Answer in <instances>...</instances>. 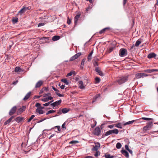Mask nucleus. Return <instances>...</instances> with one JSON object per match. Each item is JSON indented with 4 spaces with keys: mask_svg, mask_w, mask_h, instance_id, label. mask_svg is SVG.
<instances>
[{
    "mask_svg": "<svg viewBox=\"0 0 158 158\" xmlns=\"http://www.w3.org/2000/svg\"><path fill=\"white\" fill-rule=\"evenodd\" d=\"M129 76V75H126L120 77L117 79L116 82L119 85H121L128 80Z\"/></svg>",
    "mask_w": 158,
    "mask_h": 158,
    "instance_id": "f257e3e1",
    "label": "nucleus"
},
{
    "mask_svg": "<svg viewBox=\"0 0 158 158\" xmlns=\"http://www.w3.org/2000/svg\"><path fill=\"white\" fill-rule=\"evenodd\" d=\"M127 51L126 49L125 48H121L119 50V55L120 56L123 57L127 55Z\"/></svg>",
    "mask_w": 158,
    "mask_h": 158,
    "instance_id": "f03ea898",
    "label": "nucleus"
},
{
    "mask_svg": "<svg viewBox=\"0 0 158 158\" xmlns=\"http://www.w3.org/2000/svg\"><path fill=\"white\" fill-rule=\"evenodd\" d=\"M148 76V74L144 73H138L135 74V78L136 79H139L141 77H144Z\"/></svg>",
    "mask_w": 158,
    "mask_h": 158,
    "instance_id": "7ed1b4c3",
    "label": "nucleus"
},
{
    "mask_svg": "<svg viewBox=\"0 0 158 158\" xmlns=\"http://www.w3.org/2000/svg\"><path fill=\"white\" fill-rule=\"evenodd\" d=\"M152 125L153 123L152 122L148 123L146 126L143 127V131H146L152 128Z\"/></svg>",
    "mask_w": 158,
    "mask_h": 158,
    "instance_id": "20e7f679",
    "label": "nucleus"
},
{
    "mask_svg": "<svg viewBox=\"0 0 158 158\" xmlns=\"http://www.w3.org/2000/svg\"><path fill=\"white\" fill-rule=\"evenodd\" d=\"M101 132V131L99 127H97L94 131L93 133L94 135L98 136L100 135Z\"/></svg>",
    "mask_w": 158,
    "mask_h": 158,
    "instance_id": "39448f33",
    "label": "nucleus"
},
{
    "mask_svg": "<svg viewBox=\"0 0 158 158\" xmlns=\"http://www.w3.org/2000/svg\"><path fill=\"white\" fill-rule=\"evenodd\" d=\"M52 89L55 91L56 94L58 96L60 97H63L64 96V95L60 94L59 93V90L55 88L54 86H52Z\"/></svg>",
    "mask_w": 158,
    "mask_h": 158,
    "instance_id": "423d86ee",
    "label": "nucleus"
},
{
    "mask_svg": "<svg viewBox=\"0 0 158 158\" xmlns=\"http://www.w3.org/2000/svg\"><path fill=\"white\" fill-rule=\"evenodd\" d=\"M61 102V100L60 99L59 100L56 101L55 102L51 104L50 105L53 106V108H54V107H55L56 106L60 104Z\"/></svg>",
    "mask_w": 158,
    "mask_h": 158,
    "instance_id": "0eeeda50",
    "label": "nucleus"
},
{
    "mask_svg": "<svg viewBox=\"0 0 158 158\" xmlns=\"http://www.w3.org/2000/svg\"><path fill=\"white\" fill-rule=\"evenodd\" d=\"M17 107L15 106L13 107L10 110L9 112V114L10 115H12L14 114L16 110Z\"/></svg>",
    "mask_w": 158,
    "mask_h": 158,
    "instance_id": "6e6552de",
    "label": "nucleus"
},
{
    "mask_svg": "<svg viewBox=\"0 0 158 158\" xmlns=\"http://www.w3.org/2000/svg\"><path fill=\"white\" fill-rule=\"evenodd\" d=\"M100 143L97 142L95 143V145L92 148V150L95 151H98V149L100 148Z\"/></svg>",
    "mask_w": 158,
    "mask_h": 158,
    "instance_id": "1a4fd4ad",
    "label": "nucleus"
},
{
    "mask_svg": "<svg viewBox=\"0 0 158 158\" xmlns=\"http://www.w3.org/2000/svg\"><path fill=\"white\" fill-rule=\"evenodd\" d=\"M44 109V107L42 106H40L38 107L36 109V112L40 114H42L44 113V111L42 109Z\"/></svg>",
    "mask_w": 158,
    "mask_h": 158,
    "instance_id": "9d476101",
    "label": "nucleus"
},
{
    "mask_svg": "<svg viewBox=\"0 0 158 158\" xmlns=\"http://www.w3.org/2000/svg\"><path fill=\"white\" fill-rule=\"evenodd\" d=\"M145 72L148 73H151L154 72H158V69H148L144 70Z\"/></svg>",
    "mask_w": 158,
    "mask_h": 158,
    "instance_id": "9b49d317",
    "label": "nucleus"
},
{
    "mask_svg": "<svg viewBox=\"0 0 158 158\" xmlns=\"http://www.w3.org/2000/svg\"><path fill=\"white\" fill-rule=\"evenodd\" d=\"M121 153L127 158H129V155L128 153L125 150H122L121 151Z\"/></svg>",
    "mask_w": 158,
    "mask_h": 158,
    "instance_id": "f8f14e48",
    "label": "nucleus"
},
{
    "mask_svg": "<svg viewBox=\"0 0 158 158\" xmlns=\"http://www.w3.org/2000/svg\"><path fill=\"white\" fill-rule=\"evenodd\" d=\"M24 120V118L22 117H19L15 119V120L18 123Z\"/></svg>",
    "mask_w": 158,
    "mask_h": 158,
    "instance_id": "ddd939ff",
    "label": "nucleus"
},
{
    "mask_svg": "<svg viewBox=\"0 0 158 158\" xmlns=\"http://www.w3.org/2000/svg\"><path fill=\"white\" fill-rule=\"evenodd\" d=\"M156 56V54L154 53H149L148 55V58L149 59H151L153 58H155Z\"/></svg>",
    "mask_w": 158,
    "mask_h": 158,
    "instance_id": "4468645a",
    "label": "nucleus"
},
{
    "mask_svg": "<svg viewBox=\"0 0 158 158\" xmlns=\"http://www.w3.org/2000/svg\"><path fill=\"white\" fill-rule=\"evenodd\" d=\"M81 16L80 14L78 15H76L74 17V23L76 25L77 23L78 20Z\"/></svg>",
    "mask_w": 158,
    "mask_h": 158,
    "instance_id": "2eb2a0df",
    "label": "nucleus"
},
{
    "mask_svg": "<svg viewBox=\"0 0 158 158\" xmlns=\"http://www.w3.org/2000/svg\"><path fill=\"white\" fill-rule=\"evenodd\" d=\"M78 86L81 89H83L85 88L83 82L82 81H80L78 82Z\"/></svg>",
    "mask_w": 158,
    "mask_h": 158,
    "instance_id": "dca6fc26",
    "label": "nucleus"
},
{
    "mask_svg": "<svg viewBox=\"0 0 158 158\" xmlns=\"http://www.w3.org/2000/svg\"><path fill=\"white\" fill-rule=\"evenodd\" d=\"M43 82L41 81L40 80L36 84L35 86V88H39L43 84Z\"/></svg>",
    "mask_w": 158,
    "mask_h": 158,
    "instance_id": "f3484780",
    "label": "nucleus"
},
{
    "mask_svg": "<svg viewBox=\"0 0 158 158\" xmlns=\"http://www.w3.org/2000/svg\"><path fill=\"white\" fill-rule=\"evenodd\" d=\"M93 53V50H92L89 54L87 57V60L88 61H91L92 57V56Z\"/></svg>",
    "mask_w": 158,
    "mask_h": 158,
    "instance_id": "a211bd4d",
    "label": "nucleus"
},
{
    "mask_svg": "<svg viewBox=\"0 0 158 158\" xmlns=\"http://www.w3.org/2000/svg\"><path fill=\"white\" fill-rule=\"evenodd\" d=\"M95 70L96 72L98 73L100 75L102 76H103L102 72L100 70L99 67H97L95 69Z\"/></svg>",
    "mask_w": 158,
    "mask_h": 158,
    "instance_id": "6ab92c4d",
    "label": "nucleus"
},
{
    "mask_svg": "<svg viewBox=\"0 0 158 158\" xmlns=\"http://www.w3.org/2000/svg\"><path fill=\"white\" fill-rule=\"evenodd\" d=\"M31 92H29L27 93L23 98V100L26 101L31 96Z\"/></svg>",
    "mask_w": 158,
    "mask_h": 158,
    "instance_id": "aec40b11",
    "label": "nucleus"
},
{
    "mask_svg": "<svg viewBox=\"0 0 158 158\" xmlns=\"http://www.w3.org/2000/svg\"><path fill=\"white\" fill-rule=\"evenodd\" d=\"M14 118L13 116H11L10 117L8 120H6L4 123V125H6L10 123V122Z\"/></svg>",
    "mask_w": 158,
    "mask_h": 158,
    "instance_id": "412c9836",
    "label": "nucleus"
},
{
    "mask_svg": "<svg viewBox=\"0 0 158 158\" xmlns=\"http://www.w3.org/2000/svg\"><path fill=\"white\" fill-rule=\"evenodd\" d=\"M99 59L97 58L96 59H94L93 62V64L94 66H98V61Z\"/></svg>",
    "mask_w": 158,
    "mask_h": 158,
    "instance_id": "4be33fe9",
    "label": "nucleus"
},
{
    "mask_svg": "<svg viewBox=\"0 0 158 158\" xmlns=\"http://www.w3.org/2000/svg\"><path fill=\"white\" fill-rule=\"evenodd\" d=\"M25 9V7L23 6V8L21 9L20 11H19V14H20V15H22L26 11V9Z\"/></svg>",
    "mask_w": 158,
    "mask_h": 158,
    "instance_id": "5701e85b",
    "label": "nucleus"
},
{
    "mask_svg": "<svg viewBox=\"0 0 158 158\" xmlns=\"http://www.w3.org/2000/svg\"><path fill=\"white\" fill-rule=\"evenodd\" d=\"M111 132V134H117L118 133V129H115L113 130H110Z\"/></svg>",
    "mask_w": 158,
    "mask_h": 158,
    "instance_id": "b1692460",
    "label": "nucleus"
},
{
    "mask_svg": "<svg viewBox=\"0 0 158 158\" xmlns=\"http://www.w3.org/2000/svg\"><path fill=\"white\" fill-rule=\"evenodd\" d=\"M61 81L63 82L67 85H69V82L68 81L66 78L62 79L61 80Z\"/></svg>",
    "mask_w": 158,
    "mask_h": 158,
    "instance_id": "393cba45",
    "label": "nucleus"
},
{
    "mask_svg": "<svg viewBox=\"0 0 158 158\" xmlns=\"http://www.w3.org/2000/svg\"><path fill=\"white\" fill-rule=\"evenodd\" d=\"M60 38V36L58 35H55L53 36L52 38V40L53 41H56L59 40Z\"/></svg>",
    "mask_w": 158,
    "mask_h": 158,
    "instance_id": "a878e982",
    "label": "nucleus"
},
{
    "mask_svg": "<svg viewBox=\"0 0 158 158\" xmlns=\"http://www.w3.org/2000/svg\"><path fill=\"white\" fill-rule=\"evenodd\" d=\"M61 110L62 113L65 114L68 112L69 111V109L67 108H64L63 109Z\"/></svg>",
    "mask_w": 158,
    "mask_h": 158,
    "instance_id": "bb28decb",
    "label": "nucleus"
},
{
    "mask_svg": "<svg viewBox=\"0 0 158 158\" xmlns=\"http://www.w3.org/2000/svg\"><path fill=\"white\" fill-rule=\"evenodd\" d=\"M22 70L19 67H15V72H19Z\"/></svg>",
    "mask_w": 158,
    "mask_h": 158,
    "instance_id": "cd10ccee",
    "label": "nucleus"
},
{
    "mask_svg": "<svg viewBox=\"0 0 158 158\" xmlns=\"http://www.w3.org/2000/svg\"><path fill=\"white\" fill-rule=\"evenodd\" d=\"M106 158H114V157L113 156H111L110 154H106L105 155Z\"/></svg>",
    "mask_w": 158,
    "mask_h": 158,
    "instance_id": "c85d7f7f",
    "label": "nucleus"
},
{
    "mask_svg": "<svg viewBox=\"0 0 158 158\" xmlns=\"http://www.w3.org/2000/svg\"><path fill=\"white\" fill-rule=\"evenodd\" d=\"M136 120H133L131 121H130L129 122H127L126 123H125L124 124V125H127L128 124H132L135 121H136Z\"/></svg>",
    "mask_w": 158,
    "mask_h": 158,
    "instance_id": "c756f323",
    "label": "nucleus"
},
{
    "mask_svg": "<svg viewBox=\"0 0 158 158\" xmlns=\"http://www.w3.org/2000/svg\"><path fill=\"white\" fill-rule=\"evenodd\" d=\"M26 108V107L25 106H23L22 107L20 108L19 110L20 112H23L25 110Z\"/></svg>",
    "mask_w": 158,
    "mask_h": 158,
    "instance_id": "7c9ffc66",
    "label": "nucleus"
},
{
    "mask_svg": "<svg viewBox=\"0 0 158 158\" xmlns=\"http://www.w3.org/2000/svg\"><path fill=\"white\" fill-rule=\"evenodd\" d=\"M53 129H57V130L59 131H61V128H60V126H57L55 127H54L53 128Z\"/></svg>",
    "mask_w": 158,
    "mask_h": 158,
    "instance_id": "2f4dec72",
    "label": "nucleus"
},
{
    "mask_svg": "<svg viewBox=\"0 0 158 158\" xmlns=\"http://www.w3.org/2000/svg\"><path fill=\"white\" fill-rule=\"evenodd\" d=\"M114 48L113 47H109L107 49V52L108 53H110L113 50Z\"/></svg>",
    "mask_w": 158,
    "mask_h": 158,
    "instance_id": "473e14b6",
    "label": "nucleus"
},
{
    "mask_svg": "<svg viewBox=\"0 0 158 158\" xmlns=\"http://www.w3.org/2000/svg\"><path fill=\"white\" fill-rule=\"evenodd\" d=\"M81 54V52H79L76 54L75 55H74V56L75 58L76 59H77L78 57H79V56H80Z\"/></svg>",
    "mask_w": 158,
    "mask_h": 158,
    "instance_id": "72a5a7b5",
    "label": "nucleus"
},
{
    "mask_svg": "<svg viewBox=\"0 0 158 158\" xmlns=\"http://www.w3.org/2000/svg\"><path fill=\"white\" fill-rule=\"evenodd\" d=\"M75 73V72L74 71H71L70 73H68L67 74V75H66V77H68L69 76H71L73 74H74Z\"/></svg>",
    "mask_w": 158,
    "mask_h": 158,
    "instance_id": "f704fd0d",
    "label": "nucleus"
},
{
    "mask_svg": "<svg viewBox=\"0 0 158 158\" xmlns=\"http://www.w3.org/2000/svg\"><path fill=\"white\" fill-rule=\"evenodd\" d=\"M122 145L120 143H117L116 145V147L118 149H119L121 148Z\"/></svg>",
    "mask_w": 158,
    "mask_h": 158,
    "instance_id": "c9c22d12",
    "label": "nucleus"
},
{
    "mask_svg": "<svg viewBox=\"0 0 158 158\" xmlns=\"http://www.w3.org/2000/svg\"><path fill=\"white\" fill-rule=\"evenodd\" d=\"M115 127H117V128H122V125H121V123H118L117 124H115Z\"/></svg>",
    "mask_w": 158,
    "mask_h": 158,
    "instance_id": "e433bc0d",
    "label": "nucleus"
},
{
    "mask_svg": "<svg viewBox=\"0 0 158 158\" xmlns=\"http://www.w3.org/2000/svg\"><path fill=\"white\" fill-rule=\"evenodd\" d=\"M46 98H47V99H48V101L49 100H52V101H51V102H52L53 101V98L51 96H49L46 97Z\"/></svg>",
    "mask_w": 158,
    "mask_h": 158,
    "instance_id": "4c0bfd02",
    "label": "nucleus"
},
{
    "mask_svg": "<svg viewBox=\"0 0 158 158\" xmlns=\"http://www.w3.org/2000/svg\"><path fill=\"white\" fill-rule=\"evenodd\" d=\"M141 43V41L139 40H137L135 43V46L138 47Z\"/></svg>",
    "mask_w": 158,
    "mask_h": 158,
    "instance_id": "58836bf2",
    "label": "nucleus"
},
{
    "mask_svg": "<svg viewBox=\"0 0 158 158\" xmlns=\"http://www.w3.org/2000/svg\"><path fill=\"white\" fill-rule=\"evenodd\" d=\"M143 119L146 120H152V119L151 118H145V117H142L139 119Z\"/></svg>",
    "mask_w": 158,
    "mask_h": 158,
    "instance_id": "ea45409f",
    "label": "nucleus"
},
{
    "mask_svg": "<svg viewBox=\"0 0 158 158\" xmlns=\"http://www.w3.org/2000/svg\"><path fill=\"white\" fill-rule=\"evenodd\" d=\"M51 94L50 93H48L46 94H43V97H46L51 96Z\"/></svg>",
    "mask_w": 158,
    "mask_h": 158,
    "instance_id": "a19ab883",
    "label": "nucleus"
},
{
    "mask_svg": "<svg viewBox=\"0 0 158 158\" xmlns=\"http://www.w3.org/2000/svg\"><path fill=\"white\" fill-rule=\"evenodd\" d=\"M55 112H56V110H49L47 112L46 114L48 115L50 114Z\"/></svg>",
    "mask_w": 158,
    "mask_h": 158,
    "instance_id": "79ce46f5",
    "label": "nucleus"
},
{
    "mask_svg": "<svg viewBox=\"0 0 158 158\" xmlns=\"http://www.w3.org/2000/svg\"><path fill=\"white\" fill-rule=\"evenodd\" d=\"M111 132L110 130H109L107 132H106L105 134V135L106 136H108L110 135L111 134Z\"/></svg>",
    "mask_w": 158,
    "mask_h": 158,
    "instance_id": "37998d69",
    "label": "nucleus"
},
{
    "mask_svg": "<svg viewBox=\"0 0 158 158\" xmlns=\"http://www.w3.org/2000/svg\"><path fill=\"white\" fill-rule=\"evenodd\" d=\"M78 143V141L76 140H72L69 142L70 144H75Z\"/></svg>",
    "mask_w": 158,
    "mask_h": 158,
    "instance_id": "c03bdc74",
    "label": "nucleus"
},
{
    "mask_svg": "<svg viewBox=\"0 0 158 158\" xmlns=\"http://www.w3.org/2000/svg\"><path fill=\"white\" fill-rule=\"evenodd\" d=\"M95 82L96 83H98L99 82H100V79L98 77H96L95 78Z\"/></svg>",
    "mask_w": 158,
    "mask_h": 158,
    "instance_id": "a18cd8bd",
    "label": "nucleus"
},
{
    "mask_svg": "<svg viewBox=\"0 0 158 158\" xmlns=\"http://www.w3.org/2000/svg\"><path fill=\"white\" fill-rule=\"evenodd\" d=\"M35 117V115H31V117L29 118L28 120V122H30L31 120Z\"/></svg>",
    "mask_w": 158,
    "mask_h": 158,
    "instance_id": "49530a36",
    "label": "nucleus"
},
{
    "mask_svg": "<svg viewBox=\"0 0 158 158\" xmlns=\"http://www.w3.org/2000/svg\"><path fill=\"white\" fill-rule=\"evenodd\" d=\"M110 30V28L109 27H107L103 29H102L103 31H104V32H105V31H109Z\"/></svg>",
    "mask_w": 158,
    "mask_h": 158,
    "instance_id": "de8ad7c7",
    "label": "nucleus"
},
{
    "mask_svg": "<svg viewBox=\"0 0 158 158\" xmlns=\"http://www.w3.org/2000/svg\"><path fill=\"white\" fill-rule=\"evenodd\" d=\"M41 100L44 102H47L48 101V99L46 97H44V98H43L41 99Z\"/></svg>",
    "mask_w": 158,
    "mask_h": 158,
    "instance_id": "09e8293b",
    "label": "nucleus"
},
{
    "mask_svg": "<svg viewBox=\"0 0 158 158\" xmlns=\"http://www.w3.org/2000/svg\"><path fill=\"white\" fill-rule=\"evenodd\" d=\"M51 102H48L46 103L43 104V106H48L50 104Z\"/></svg>",
    "mask_w": 158,
    "mask_h": 158,
    "instance_id": "8fccbe9b",
    "label": "nucleus"
},
{
    "mask_svg": "<svg viewBox=\"0 0 158 158\" xmlns=\"http://www.w3.org/2000/svg\"><path fill=\"white\" fill-rule=\"evenodd\" d=\"M12 21L15 23H16L18 22V18H14L12 19Z\"/></svg>",
    "mask_w": 158,
    "mask_h": 158,
    "instance_id": "3c124183",
    "label": "nucleus"
},
{
    "mask_svg": "<svg viewBox=\"0 0 158 158\" xmlns=\"http://www.w3.org/2000/svg\"><path fill=\"white\" fill-rule=\"evenodd\" d=\"M96 152L94 154V156L96 157H97L99 155V152L98 151H96Z\"/></svg>",
    "mask_w": 158,
    "mask_h": 158,
    "instance_id": "603ef678",
    "label": "nucleus"
},
{
    "mask_svg": "<svg viewBox=\"0 0 158 158\" xmlns=\"http://www.w3.org/2000/svg\"><path fill=\"white\" fill-rule=\"evenodd\" d=\"M97 124V122L96 121H95L94 123L93 124H91V126L92 128H94Z\"/></svg>",
    "mask_w": 158,
    "mask_h": 158,
    "instance_id": "864d4df0",
    "label": "nucleus"
},
{
    "mask_svg": "<svg viewBox=\"0 0 158 158\" xmlns=\"http://www.w3.org/2000/svg\"><path fill=\"white\" fill-rule=\"evenodd\" d=\"M24 7H25V9H26V11L27 10H30L31 9V7L30 6L27 7L24 6Z\"/></svg>",
    "mask_w": 158,
    "mask_h": 158,
    "instance_id": "5fc2aeb1",
    "label": "nucleus"
},
{
    "mask_svg": "<svg viewBox=\"0 0 158 158\" xmlns=\"http://www.w3.org/2000/svg\"><path fill=\"white\" fill-rule=\"evenodd\" d=\"M85 59H83L81 62V65L83 66L84 65V64L85 63Z\"/></svg>",
    "mask_w": 158,
    "mask_h": 158,
    "instance_id": "6e6d98bb",
    "label": "nucleus"
},
{
    "mask_svg": "<svg viewBox=\"0 0 158 158\" xmlns=\"http://www.w3.org/2000/svg\"><path fill=\"white\" fill-rule=\"evenodd\" d=\"M59 85L60 86V88L61 89H64L65 86L64 85H60V84H59Z\"/></svg>",
    "mask_w": 158,
    "mask_h": 158,
    "instance_id": "4d7b16f0",
    "label": "nucleus"
},
{
    "mask_svg": "<svg viewBox=\"0 0 158 158\" xmlns=\"http://www.w3.org/2000/svg\"><path fill=\"white\" fill-rule=\"evenodd\" d=\"M75 59H76L74 57V56H72L71 57V58L70 59V61H72L74 60Z\"/></svg>",
    "mask_w": 158,
    "mask_h": 158,
    "instance_id": "13d9d810",
    "label": "nucleus"
},
{
    "mask_svg": "<svg viewBox=\"0 0 158 158\" xmlns=\"http://www.w3.org/2000/svg\"><path fill=\"white\" fill-rule=\"evenodd\" d=\"M71 23V20L70 19H69V18L68 17V20H67V23L69 24H70Z\"/></svg>",
    "mask_w": 158,
    "mask_h": 158,
    "instance_id": "bf43d9fd",
    "label": "nucleus"
},
{
    "mask_svg": "<svg viewBox=\"0 0 158 158\" xmlns=\"http://www.w3.org/2000/svg\"><path fill=\"white\" fill-rule=\"evenodd\" d=\"M40 104L39 103H36L35 104V106L36 107H39L40 106Z\"/></svg>",
    "mask_w": 158,
    "mask_h": 158,
    "instance_id": "052dcab7",
    "label": "nucleus"
},
{
    "mask_svg": "<svg viewBox=\"0 0 158 158\" xmlns=\"http://www.w3.org/2000/svg\"><path fill=\"white\" fill-rule=\"evenodd\" d=\"M42 89H43L44 91H48V87H45L44 88H43Z\"/></svg>",
    "mask_w": 158,
    "mask_h": 158,
    "instance_id": "680f3d73",
    "label": "nucleus"
},
{
    "mask_svg": "<svg viewBox=\"0 0 158 158\" xmlns=\"http://www.w3.org/2000/svg\"><path fill=\"white\" fill-rule=\"evenodd\" d=\"M125 149L126 150H128H128H130V149L129 148V147H128V145H126L125 146Z\"/></svg>",
    "mask_w": 158,
    "mask_h": 158,
    "instance_id": "e2e57ef3",
    "label": "nucleus"
},
{
    "mask_svg": "<svg viewBox=\"0 0 158 158\" xmlns=\"http://www.w3.org/2000/svg\"><path fill=\"white\" fill-rule=\"evenodd\" d=\"M100 95L99 94H97L96 95L95 97L94 98V99H96L97 98H98L99 97H100Z\"/></svg>",
    "mask_w": 158,
    "mask_h": 158,
    "instance_id": "0e129e2a",
    "label": "nucleus"
},
{
    "mask_svg": "<svg viewBox=\"0 0 158 158\" xmlns=\"http://www.w3.org/2000/svg\"><path fill=\"white\" fill-rule=\"evenodd\" d=\"M66 122H64L62 125V128L64 129V128L65 129V125L66 124Z\"/></svg>",
    "mask_w": 158,
    "mask_h": 158,
    "instance_id": "69168bd1",
    "label": "nucleus"
},
{
    "mask_svg": "<svg viewBox=\"0 0 158 158\" xmlns=\"http://www.w3.org/2000/svg\"><path fill=\"white\" fill-rule=\"evenodd\" d=\"M114 126L113 125H109L108 126V127L110 128V129L113 128L114 127Z\"/></svg>",
    "mask_w": 158,
    "mask_h": 158,
    "instance_id": "338daca9",
    "label": "nucleus"
},
{
    "mask_svg": "<svg viewBox=\"0 0 158 158\" xmlns=\"http://www.w3.org/2000/svg\"><path fill=\"white\" fill-rule=\"evenodd\" d=\"M62 110H60L58 112H57V114H59V115H60V114H61L62 113Z\"/></svg>",
    "mask_w": 158,
    "mask_h": 158,
    "instance_id": "774afa93",
    "label": "nucleus"
}]
</instances>
